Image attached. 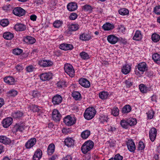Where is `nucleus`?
I'll list each match as a JSON object with an SVG mask.
<instances>
[{"label":"nucleus","mask_w":160,"mask_h":160,"mask_svg":"<svg viewBox=\"0 0 160 160\" xmlns=\"http://www.w3.org/2000/svg\"><path fill=\"white\" fill-rule=\"evenodd\" d=\"M147 114L148 118L151 119L153 118V112L152 111H149Z\"/></svg>","instance_id":"obj_56"},{"label":"nucleus","mask_w":160,"mask_h":160,"mask_svg":"<svg viewBox=\"0 0 160 160\" xmlns=\"http://www.w3.org/2000/svg\"><path fill=\"white\" fill-rule=\"evenodd\" d=\"M154 12L158 15L160 14V5L156 6L154 9Z\"/></svg>","instance_id":"obj_52"},{"label":"nucleus","mask_w":160,"mask_h":160,"mask_svg":"<svg viewBox=\"0 0 160 160\" xmlns=\"http://www.w3.org/2000/svg\"><path fill=\"white\" fill-rule=\"evenodd\" d=\"M137 68L139 71L142 72L147 70L148 68L147 65L145 62L139 63L138 65Z\"/></svg>","instance_id":"obj_15"},{"label":"nucleus","mask_w":160,"mask_h":160,"mask_svg":"<svg viewBox=\"0 0 160 160\" xmlns=\"http://www.w3.org/2000/svg\"><path fill=\"white\" fill-rule=\"evenodd\" d=\"M79 28V26L78 24H72L68 25V30L69 31L72 32L77 30Z\"/></svg>","instance_id":"obj_25"},{"label":"nucleus","mask_w":160,"mask_h":160,"mask_svg":"<svg viewBox=\"0 0 160 160\" xmlns=\"http://www.w3.org/2000/svg\"><path fill=\"white\" fill-rule=\"evenodd\" d=\"M91 38V36L86 33H83L80 37V39L83 41H88Z\"/></svg>","instance_id":"obj_31"},{"label":"nucleus","mask_w":160,"mask_h":160,"mask_svg":"<svg viewBox=\"0 0 160 160\" xmlns=\"http://www.w3.org/2000/svg\"><path fill=\"white\" fill-rule=\"evenodd\" d=\"M62 101V97L59 95H57L53 97L52 102L54 105H58L61 103Z\"/></svg>","instance_id":"obj_13"},{"label":"nucleus","mask_w":160,"mask_h":160,"mask_svg":"<svg viewBox=\"0 0 160 160\" xmlns=\"http://www.w3.org/2000/svg\"><path fill=\"white\" fill-rule=\"evenodd\" d=\"M82 9L84 11L90 12L92 11V8L91 6L86 4L83 6Z\"/></svg>","instance_id":"obj_43"},{"label":"nucleus","mask_w":160,"mask_h":160,"mask_svg":"<svg viewBox=\"0 0 160 160\" xmlns=\"http://www.w3.org/2000/svg\"><path fill=\"white\" fill-rule=\"evenodd\" d=\"M115 160H122L123 157L119 154L116 155L114 157Z\"/></svg>","instance_id":"obj_57"},{"label":"nucleus","mask_w":160,"mask_h":160,"mask_svg":"<svg viewBox=\"0 0 160 160\" xmlns=\"http://www.w3.org/2000/svg\"><path fill=\"white\" fill-rule=\"evenodd\" d=\"M23 41L28 44H33L36 41L35 39L32 37L27 36L24 39Z\"/></svg>","instance_id":"obj_24"},{"label":"nucleus","mask_w":160,"mask_h":160,"mask_svg":"<svg viewBox=\"0 0 160 160\" xmlns=\"http://www.w3.org/2000/svg\"><path fill=\"white\" fill-rule=\"evenodd\" d=\"M78 82L79 83L84 87L88 88L90 86L89 82L86 79L82 78L79 80Z\"/></svg>","instance_id":"obj_12"},{"label":"nucleus","mask_w":160,"mask_h":160,"mask_svg":"<svg viewBox=\"0 0 160 160\" xmlns=\"http://www.w3.org/2000/svg\"><path fill=\"white\" fill-rule=\"evenodd\" d=\"M4 79L5 82L11 85L13 84L15 81L14 79L11 76L5 77Z\"/></svg>","instance_id":"obj_29"},{"label":"nucleus","mask_w":160,"mask_h":160,"mask_svg":"<svg viewBox=\"0 0 160 160\" xmlns=\"http://www.w3.org/2000/svg\"><path fill=\"white\" fill-rule=\"evenodd\" d=\"M25 127L23 125H19V124H16L14 126V129L17 132H21L24 129Z\"/></svg>","instance_id":"obj_33"},{"label":"nucleus","mask_w":160,"mask_h":160,"mask_svg":"<svg viewBox=\"0 0 160 160\" xmlns=\"http://www.w3.org/2000/svg\"><path fill=\"white\" fill-rule=\"evenodd\" d=\"M125 83L127 87L128 88L130 87L132 85V83L129 80H126L125 81Z\"/></svg>","instance_id":"obj_60"},{"label":"nucleus","mask_w":160,"mask_h":160,"mask_svg":"<svg viewBox=\"0 0 160 160\" xmlns=\"http://www.w3.org/2000/svg\"><path fill=\"white\" fill-rule=\"evenodd\" d=\"M3 37L7 40H11L12 39L13 37V34L10 32H4L3 35Z\"/></svg>","instance_id":"obj_28"},{"label":"nucleus","mask_w":160,"mask_h":160,"mask_svg":"<svg viewBox=\"0 0 160 160\" xmlns=\"http://www.w3.org/2000/svg\"><path fill=\"white\" fill-rule=\"evenodd\" d=\"M120 124L122 127L125 128H127L128 126L129 125L128 119L127 121L123 119L120 122Z\"/></svg>","instance_id":"obj_40"},{"label":"nucleus","mask_w":160,"mask_h":160,"mask_svg":"<svg viewBox=\"0 0 160 160\" xmlns=\"http://www.w3.org/2000/svg\"><path fill=\"white\" fill-rule=\"evenodd\" d=\"M38 63L41 67L44 68L50 67L53 64V62L49 60H40Z\"/></svg>","instance_id":"obj_5"},{"label":"nucleus","mask_w":160,"mask_h":160,"mask_svg":"<svg viewBox=\"0 0 160 160\" xmlns=\"http://www.w3.org/2000/svg\"><path fill=\"white\" fill-rule=\"evenodd\" d=\"M52 74L51 73H42L40 74V78L42 81L48 80L52 78Z\"/></svg>","instance_id":"obj_14"},{"label":"nucleus","mask_w":160,"mask_h":160,"mask_svg":"<svg viewBox=\"0 0 160 160\" xmlns=\"http://www.w3.org/2000/svg\"><path fill=\"white\" fill-rule=\"evenodd\" d=\"M0 142L5 144H10L11 143L13 144V141L12 142L11 140L9 138L4 136H0Z\"/></svg>","instance_id":"obj_7"},{"label":"nucleus","mask_w":160,"mask_h":160,"mask_svg":"<svg viewBox=\"0 0 160 160\" xmlns=\"http://www.w3.org/2000/svg\"><path fill=\"white\" fill-rule=\"evenodd\" d=\"M59 48L61 49L66 51L72 50L73 47L71 44L68 43H62L60 45Z\"/></svg>","instance_id":"obj_16"},{"label":"nucleus","mask_w":160,"mask_h":160,"mask_svg":"<svg viewBox=\"0 0 160 160\" xmlns=\"http://www.w3.org/2000/svg\"><path fill=\"white\" fill-rule=\"evenodd\" d=\"M72 97L76 100H78L80 98V94L78 92H76L72 93Z\"/></svg>","instance_id":"obj_46"},{"label":"nucleus","mask_w":160,"mask_h":160,"mask_svg":"<svg viewBox=\"0 0 160 160\" xmlns=\"http://www.w3.org/2000/svg\"><path fill=\"white\" fill-rule=\"evenodd\" d=\"M128 122L129 125L130 126H132L135 125L137 122L136 119L134 118L128 119Z\"/></svg>","instance_id":"obj_42"},{"label":"nucleus","mask_w":160,"mask_h":160,"mask_svg":"<svg viewBox=\"0 0 160 160\" xmlns=\"http://www.w3.org/2000/svg\"><path fill=\"white\" fill-rule=\"evenodd\" d=\"M96 113V111L93 107H89L85 111L84 113L85 118L88 120L92 119Z\"/></svg>","instance_id":"obj_1"},{"label":"nucleus","mask_w":160,"mask_h":160,"mask_svg":"<svg viewBox=\"0 0 160 160\" xmlns=\"http://www.w3.org/2000/svg\"><path fill=\"white\" fill-rule=\"evenodd\" d=\"M160 39V36L156 33L153 34L152 35V39L153 41L154 42H158Z\"/></svg>","instance_id":"obj_39"},{"label":"nucleus","mask_w":160,"mask_h":160,"mask_svg":"<svg viewBox=\"0 0 160 160\" xmlns=\"http://www.w3.org/2000/svg\"><path fill=\"white\" fill-rule=\"evenodd\" d=\"M30 109L33 112H38L40 111V109L38 108L37 106L35 105H32L30 106Z\"/></svg>","instance_id":"obj_50"},{"label":"nucleus","mask_w":160,"mask_h":160,"mask_svg":"<svg viewBox=\"0 0 160 160\" xmlns=\"http://www.w3.org/2000/svg\"><path fill=\"white\" fill-rule=\"evenodd\" d=\"M14 114L15 115L16 118H18L22 117L23 115V113L21 112H15Z\"/></svg>","instance_id":"obj_59"},{"label":"nucleus","mask_w":160,"mask_h":160,"mask_svg":"<svg viewBox=\"0 0 160 160\" xmlns=\"http://www.w3.org/2000/svg\"><path fill=\"white\" fill-rule=\"evenodd\" d=\"M42 155V151L40 149H37L35 152L33 156V160H39L41 158Z\"/></svg>","instance_id":"obj_19"},{"label":"nucleus","mask_w":160,"mask_h":160,"mask_svg":"<svg viewBox=\"0 0 160 160\" xmlns=\"http://www.w3.org/2000/svg\"><path fill=\"white\" fill-rule=\"evenodd\" d=\"M12 118L8 117L3 120L2 123L3 127L6 128L9 127L12 123Z\"/></svg>","instance_id":"obj_8"},{"label":"nucleus","mask_w":160,"mask_h":160,"mask_svg":"<svg viewBox=\"0 0 160 160\" xmlns=\"http://www.w3.org/2000/svg\"><path fill=\"white\" fill-rule=\"evenodd\" d=\"M13 13L18 16H21L24 15L25 11L21 7L15 8L13 10Z\"/></svg>","instance_id":"obj_6"},{"label":"nucleus","mask_w":160,"mask_h":160,"mask_svg":"<svg viewBox=\"0 0 160 160\" xmlns=\"http://www.w3.org/2000/svg\"><path fill=\"white\" fill-rule=\"evenodd\" d=\"M78 17V15L76 13H71L69 16V18L71 20H74L77 18Z\"/></svg>","instance_id":"obj_54"},{"label":"nucleus","mask_w":160,"mask_h":160,"mask_svg":"<svg viewBox=\"0 0 160 160\" xmlns=\"http://www.w3.org/2000/svg\"><path fill=\"white\" fill-rule=\"evenodd\" d=\"M80 56L83 59H88L89 58V56L88 53L85 52H82L80 53Z\"/></svg>","instance_id":"obj_48"},{"label":"nucleus","mask_w":160,"mask_h":160,"mask_svg":"<svg viewBox=\"0 0 160 160\" xmlns=\"http://www.w3.org/2000/svg\"><path fill=\"white\" fill-rule=\"evenodd\" d=\"M102 28L105 30H109L113 29L114 28V26L110 23L107 22L103 25Z\"/></svg>","instance_id":"obj_27"},{"label":"nucleus","mask_w":160,"mask_h":160,"mask_svg":"<svg viewBox=\"0 0 160 160\" xmlns=\"http://www.w3.org/2000/svg\"><path fill=\"white\" fill-rule=\"evenodd\" d=\"M127 144L129 150L132 152H134L135 149V145L133 140H128Z\"/></svg>","instance_id":"obj_11"},{"label":"nucleus","mask_w":160,"mask_h":160,"mask_svg":"<svg viewBox=\"0 0 160 160\" xmlns=\"http://www.w3.org/2000/svg\"><path fill=\"white\" fill-rule=\"evenodd\" d=\"M94 146V143L91 140L85 142L81 147V150L84 154L86 153L88 151L91 150Z\"/></svg>","instance_id":"obj_2"},{"label":"nucleus","mask_w":160,"mask_h":160,"mask_svg":"<svg viewBox=\"0 0 160 160\" xmlns=\"http://www.w3.org/2000/svg\"><path fill=\"white\" fill-rule=\"evenodd\" d=\"M55 146L53 144H50L48 148V154L51 155L54 152Z\"/></svg>","instance_id":"obj_34"},{"label":"nucleus","mask_w":160,"mask_h":160,"mask_svg":"<svg viewBox=\"0 0 160 160\" xmlns=\"http://www.w3.org/2000/svg\"><path fill=\"white\" fill-rule=\"evenodd\" d=\"M64 69L66 73L70 77H72L74 76V70L72 66L70 64L65 65Z\"/></svg>","instance_id":"obj_3"},{"label":"nucleus","mask_w":160,"mask_h":160,"mask_svg":"<svg viewBox=\"0 0 160 160\" xmlns=\"http://www.w3.org/2000/svg\"><path fill=\"white\" fill-rule=\"evenodd\" d=\"M72 159V158L70 155H67L65 157H64L62 160H71Z\"/></svg>","instance_id":"obj_64"},{"label":"nucleus","mask_w":160,"mask_h":160,"mask_svg":"<svg viewBox=\"0 0 160 160\" xmlns=\"http://www.w3.org/2000/svg\"><path fill=\"white\" fill-rule=\"evenodd\" d=\"M39 95V94L38 91H34L32 93V96L33 97L35 98L38 97Z\"/></svg>","instance_id":"obj_61"},{"label":"nucleus","mask_w":160,"mask_h":160,"mask_svg":"<svg viewBox=\"0 0 160 160\" xmlns=\"http://www.w3.org/2000/svg\"><path fill=\"white\" fill-rule=\"evenodd\" d=\"M157 131L156 129L154 128H152L149 132V136L150 140L153 142L155 140L156 135Z\"/></svg>","instance_id":"obj_9"},{"label":"nucleus","mask_w":160,"mask_h":160,"mask_svg":"<svg viewBox=\"0 0 160 160\" xmlns=\"http://www.w3.org/2000/svg\"><path fill=\"white\" fill-rule=\"evenodd\" d=\"M99 121L102 123L107 122L108 119V117L103 115L100 116L98 118Z\"/></svg>","instance_id":"obj_37"},{"label":"nucleus","mask_w":160,"mask_h":160,"mask_svg":"<svg viewBox=\"0 0 160 160\" xmlns=\"http://www.w3.org/2000/svg\"><path fill=\"white\" fill-rule=\"evenodd\" d=\"M22 52V50L19 48H16L13 49V53L16 55H20Z\"/></svg>","instance_id":"obj_51"},{"label":"nucleus","mask_w":160,"mask_h":160,"mask_svg":"<svg viewBox=\"0 0 160 160\" xmlns=\"http://www.w3.org/2000/svg\"><path fill=\"white\" fill-rule=\"evenodd\" d=\"M131 69V67L128 64H126L123 67L122 69V73L125 74H127L130 71Z\"/></svg>","instance_id":"obj_23"},{"label":"nucleus","mask_w":160,"mask_h":160,"mask_svg":"<svg viewBox=\"0 0 160 160\" xmlns=\"http://www.w3.org/2000/svg\"><path fill=\"white\" fill-rule=\"evenodd\" d=\"M108 94L107 92H102L99 93V97L102 99H106L108 96Z\"/></svg>","instance_id":"obj_38"},{"label":"nucleus","mask_w":160,"mask_h":160,"mask_svg":"<svg viewBox=\"0 0 160 160\" xmlns=\"http://www.w3.org/2000/svg\"><path fill=\"white\" fill-rule=\"evenodd\" d=\"M140 90L143 93H146L148 91L150 90V88H149L147 87L143 84H140L139 86Z\"/></svg>","instance_id":"obj_30"},{"label":"nucleus","mask_w":160,"mask_h":160,"mask_svg":"<svg viewBox=\"0 0 160 160\" xmlns=\"http://www.w3.org/2000/svg\"><path fill=\"white\" fill-rule=\"evenodd\" d=\"M107 40L109 43L112 44H115L118 40V38L115 36L111 35L108 36Z\"/></svg>","instance_id":"obj_17"},{"label":"nucleus","mask_w":160,"mask_h":160,"mask_svg":"<svg viewBox=\"0 0 160 160\" xmlns=\"http://www.w3.org/2000/svg\"><path fill=\"white\" fill-rule=\"evenodd\" d=\"M14 28L17 31H22L26 29V27L24 25L19 23L16 24Z\"/></svg>","instance_id":"obj_22"},{"label":"nucleus","mask_w":160,"mask_h":160,"mask_svg":"<svg viewBox=\"0 0 160 160\" xmlns=\"http://www.w3.org/2000/svg\"><path fill=\"white\" fill-rule=\"evenodd\" d=\"M119 110L118 108L114 107L112 109V114L114 116H117L119 114Z\"/></svg>","instance_id":"obj_44"},{"label":"nucleus","mask_w":160,"mask_h":160,"mask_svg":"<svg viewBox=\"0 0 160 160\" xmlns=\"http://www.w3.org/2000/svg\"><path fill=\"white\" fill-rule=\"evenodd\" d=\"M18 94V92L15 90H12L7 92V94L9 97H14Z\"/></svg>","instance_id":"obj_45"},{"label":"nucleus","mask_w":160,"mask_h":160,"mask_svg":"<svg viewBox=\"0 0 160 160\" xmlns=\"http://www.w3.org/2000/svg\"><path fill=\"white\" fill-rule=\"evenodd\" d=\"M142 38V35L140 31L137 30L133 37V39L138 41L141 39Z\"/></svg>","instance_id":"obj_26"},{"label":"nucleus","mask_w":160,"mask_h":160,"mask_svg":"<svg viewBox=\"0 0 160 160\" xmlns=\"http://www.w3.org/2000/svg\"><path fill=\"white\" fill-rule=\"evenodd\" d=\"M118 12L119 14L122 15H125L128 14L129 11L127 9L123 8L119 10Z\"/></svg>","instance_id":"obj_41"},{"label":"nucleus","mask_w":160,"mask_h":160,"mask_svg":"<svg viewBox=\"0 0 160 160\" xmlns=\"http://www.w3.org/2000/svg\"><path fill=\"white\" fill-rule=\"evenodd\" d=\"M16 68L17 70L20 71L23 69V67L20 65H18L16 67Z\"/></svg>","instance_id":"obj_62"},{"label":"nucleus","mask_w":160,"mask_h":160,"mask_svg":"<svg viewBox=\"0 0 160 160\" xmlns=\"http://www.w3.org/2000/svg\"><path fill=\"white\" fill-rule=\"evenodd\" d=\"M27 71L28 72H31L33 71L35 68L32 65L29 66L27 67Z\"/></svg>","instance_id":"obj_55"},{"label":"nucleus","mask_w":160,"mask_h":160,"mask_svg":"<svg viewBox=\"0 0 160 160\" xmlns=\"http://www.w3.org/2000/svg\"><path fill=\"white\" fill-rule=\"evenodd\" d=\"M131 110V107L129 105L125 106L122 109V112L123 113H126L129 112Z\"/></svg>","instance_id":"obj_35"},{"label":"nucleus","mask_w":160,"mask_h":160,"mask_svg":"<svg viewBox=\"0 0 160 160\" xmlns=\"http://www.w3.org/2000/svg\"><path fill=\"white\" fill-rule=\"evenodd\" d=\"M90 131L88 130H86L82 132L81 134V137L83 139L87 138L90 135Z\"/></svg>","instance_id":"obj_36"},{"label":"nucleus","mask_w":160,"mask_h":160,"mask_svg":"<svg viewBox=\"0 0 160 160\" xmlns=\"http://www.w3.org/2000/svg\"><path fill=\"white\" fill-rule=\"evenodd\" d=\"M9 23V21L7 19H4L0 22V24L3 27L7 26Z\"/></svg>","instance_id":"obj_47"},{"label":"nucleus","mask_w":160,"mask_h":160,"mask_svg":"<svg viewBox=\"0 0 160 160\" xmlns=\"http://www.w3.org/2000/svg\"><path fill=\"white\" fill-rule=\"evenodd\" d=\"M36 142V139L35 138H31L26 143L25 146L27 148H30L34 145Z\"/></svg>","instance_id":"obj_20"},{"label":"nucleus","mask_w":160,"mask_h":160,"mask_svg":"<svg viewBox=\"0 0 160 160\" xmlns=\"http://www.w3.org/2000/svg\"><path fill=\"white\" fill-rule=\"evenodd\" d=\"M61 117L59 111L57 109H54L52 112V118L56 122L59 121Z\"/></svg>","instance_id":"obj_10"},{"label":"nucleus","mask_w":160,"mask_h":160,"mask_svg":"<svg viewBox=\"0 0 160 160\" xmlns=\"http://www.w3.org/2000/svg\"><path fill=\"white\" fill-rule=\"evenodd\" d=\"M64 144L68 147H73L74 145V141L71 138H66L64 141Z\"/></svg>","instance_id":"obj_18"},{"label":"nucleus","mask_w":160,"mask_h":160,"mask_svg":"<svg viewBox=\"0 0 160 160\" xmlns=\"http://www.w3.org/2000/svg\"><path fill=\"white\" fill-rule=\"evenodd\" d=\"M62 24V22L59 20L55 21L53 23V26L54 27L57 28H58L60 27Z\"/></svg>","instance_id":"obj_53"},{"label":"nucleus","mask_w":160,"mask_h":160,"mask_svg":"<svg viewBox=\"0 0 160 160\" xmlns=\"http://www.w3.org/2000/svg\"><path fill=\"white\" fill-rule=\"evenodd\" d=\"M138 149L139 150H142L144 148V145L143 143L140 142L138 146Z\"/></svg>","instance_id":"obj_58"},{"label":"nucleus","mask_w":160,"mask_h":160,"mask_svg":"<svg viewBox=\"0 0 160 160\" xmlns=\"http://www.w3.org/2000/svg\"><path fill=\"white\" fill-rule=\"evenodd\" d=\"M76 119L73 117L68 115L64 118L63 122L68 126H71L75 123Z\"/></svg>","instance_id":"obj_4"},{"label":"nucleus","mask_w":160,"mask_h":160,"mask_svg":"<svg viewBox=\"0 0 160 160\" xmlns=\"http://www.w3.org/2000/svg\"><path fill=\"white\" fill-rule=\"evenodd\" d=\"M152 58L157 63L160 64V55L158 53H154L152 55Z\"/></svg>","instance_id":"obj_32"},{"label":"nucleus","mask_w":160,"mask_h":160,"mask_svg":"<svg viewBox=\"0 0 160 160\" xmlns=\"http://www.w3.org/2000/svg\"><path fill=\"white\" fill-rule=\"evenodd\" d=\"M37 17L36 15H32L30 16V18L31 20L33 21H35L36 20Z\"/></svg>","instance_id":"obj_63"},{"label":"nucleus","mask_w":160,"mask_h":160,"mask_svg":"<svg viewBox=\"0 0 160 160\" xmlns=\"http://www.w3.org/2000/svg\"><path fill=\"white\" fill-rule=\"evenodd\" d=\"M78 7L77 4L74 2L68 3L67 6L68 9L70 11H73L76 10Z\"/></svg>","instance_id":"obj_21"},{"label":"nucleus","mask_w":160,"mask_h":160,"mask_svg":"<svg viewBox=\"0 0 160 160\" xmlns=\"http://www.w3.org/2000/svg\"><path fill=\"white\" fill-rule=\"evenodd\" d=\"M66 82L63 81H60L57 83V86L59 88H63L66 86Z\"/></svg>","instance_id":"obj_49"}]
</instances>
